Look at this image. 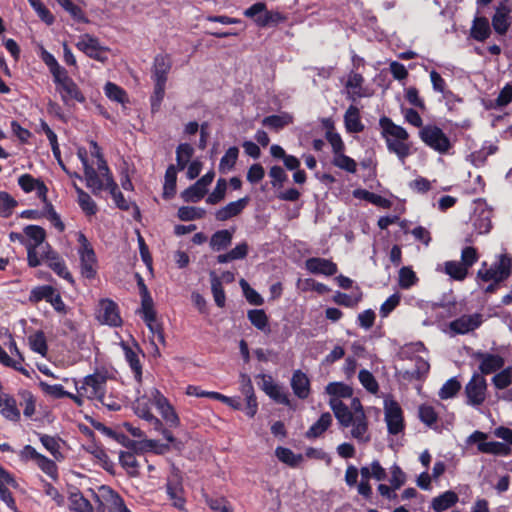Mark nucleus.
Masks as SVG:
<instances>
[{"label": "nucleus", "instance_id": "25", "mask_svg": "<svg viewBox=\"0 0 512 512\" xmlns=\"http://www.w3.org/2000/svg\"><path fill=\"white\" fill-rule=\"evenodd\" d=\"M0 413L4 418L12 422H18L21 418L15 398L2 391H0Z\"/></svg>", "mask_w": 512, "mask_h": 512}, {"label": "nucleus", "instance_id": "20", "mask_svg": "<svg viewBox=\"0 0 512 512\" xmlns=\"http://www.w3.org/2000/svg\"><path fill=\"white\" fill-rule=\"evenodd\" d=\"M481 323L482 315L479 313L462 315L449 323V333L451 336L467 334L477 329Z\"/></svg>", "mask_w": 512, "mask_h": 512}, {"label": "nucleus", "instance_id": "64", "mask_svg": "<svg viewBox=\"0 0 512 512\" xmlns=\"http://www.w3.org/2000/svg\"><path fill=\"white\" fill-rule=\"evenodd\" d=\"M250 322L259 330L266 331L268 328V318L263 310H251L248 313Z\"/></svg>", "mask_w": 512, "mask_h": 512}, {"label": "nucleus", "instance_id": "33", "mask_svg": "<svg viewBox=\"0 0 512 512\" xmlns=\"http://www.w3.org/2000/svg\"><path fill=\"white\" fill-rule=\"evenodd\" d=\"M364 78L361 74L351 71L348 75L346 88L348 89V98L355 100L356 98H362L368 96L363 89L362 84Z\"/></svg>", "mask_w": 512, "mask_h": 512}, {"label": "nucleus", "instance_id": "19", "mask_svg": "<svg viewBox=\"0 0 512 512\" xmlns=\"http://www.w3.org/2000/svg\"><path fill=\"white\" fill-rule=\"evenodd\" d=\"M149 396L153 399V404L166 423L172 427H177L180 424V419L168 399L154 387L149 389Z\"/></svg>", "mask_w": 512, "mask_h": 512}, {"label": "nucleus", "instance_id": "15", "mask_svg": "<svg viewBox=\"0 0 512 512\" xmlns=\"http://www.w3.org/2000/svg\"><path fill=\"white\" fill-rule=\"evenodd\" d=\"M19 457L22 461H34L37 467L51 478H57L58 469L54 460L37 452L31 445L24 446L20 452Z\"/></svg>", "mask_w": 512, "mask_h": 512}, {"label": "nucleus", "instance_id": "40", "mask_svg": "<svg viewBox=\"0 0 512 512\" xmlns=\"http://www.w3.org/2000/svg\"><path fill=\"white\" fill-rule=\"evenodd\" d=\"M147 327L149 328L151 334H152V340L151 343L155 347V352L159 354V350L157 348V343L159 342L161 344H165V337L161 328V325L156 320V315H153L151 317H146L143 319Z\"/></svg>", "mask_w": 512, "mask_h": 512}, {"label": "nucleus", "instance_id": "63", "mask_svg": "<svg viewBox=\"0 0 512 512\" xmlns=\"http://www.w3.org/2000/svg\"><path fill=\"white\" fill-rule=\"evenodd\" d=\"M512 382V369L506 368L498 372L493 378L492 383L497 389H505Z\"/></svg>", "mask_w": 512, "mask_h": 512}, {"label": "nucleus", "instance_id": "53", "mask_svg": "<svg viewBox=\"0 0 512 512\" xmlns=\"http://www.w3.org/2000/svg\"><path fill=\"white\" fill-rule=\"evenodd\" d=\"M332 163L339 169L348 173H355L357 171V163L354 159L344 154V152L333 155Z\"/></svg>", "mask_w": 512, "mask_h": 512}, {"label": "nucleus", "instance_id": "4", "mask_svg": "<svg viewBox=\"0 0 512 512\" xmlns=\"http://www.w3.org/2000/svg\"><path fill=\"white\" fill-rule=\"evenodd\" d=\"M90 154L97 158V168L101 174V179L104 181V188L109 190L116 206L121 210H128L130 205L129 201L126 200L123 194L118 190V186L113 179L110 169L104 159L101 149L95 141H90Z\"/></svg>", "mask_w": 512, "mask_h": 512}, {"label": "nucleus", "instance_id": "17", "mask_svg": "<svg viewBox=\"0 0 512 512\" xmlns=\"http://www.w3.org/2000/svg\"><path fill=\"white\" fill-rule=\"evenodd\" d=\"M57 85V91L60 93L63 102L67 105L73 101L79 103L85 102V97L77 84L68 76L67 71L53 79Z\"/></svg>", "mask_w": 512, "mask_h": 512}, {"label": "nucleus", "instance_id": "2", "mask_svg": "<svg viewBox=\"0 0 512 512\" xmlns=\"http://www.w3.org/2000/svg\"><path fill=\"white\" fill-rule=\"evenodd\" d=\"M382 136L385 139L387 149L397 156L402 165L411 154V144L408 142L409 134L405 128L396 125L390 118L383 117L379 121Z\"/></svg>", "mask_w": 512, "mask_h": 512}, {"label": "nucleus", "instance_id": "11", "mask_svg": "<svg viewBox=\"0 0 512 512\" xmlns=\"http://www.w3.org/2000/svg\"><path fill=\"white\" fill-rule=\"evenodd\" d=\"M384 416L389 434L397 435L404 430L402 408L391 396L384 399Z\"/></svg>", "mask_w": 512, "mask_h": 512}, {"label": "nucleus", "instance_id": "30", "mask_svg": "<svg viewBox=\"0 0 512 512\" xmlns=\"http://www.w3.org/2000/svg\"><path fill=\"white\" fill-rule=\"evenodd\" d=\"M248 201L249 199L244 197L237 201L228 203L226 206L222 207L215 213L216 219L219 221H226L234 216H237L247 206Z\"/></svg>", "mask_w": 512, "mask_h": 512}, {"label": "nucleus", "instance_id": "10", "mask_svg": "<svg viewBox=\"0 0 512 512\" xmlns=\"http://www.w3.org/2000/svg\"><path fill=\"white\" fill-rule=\"evenodd\" d=\"M512 271V258L507 255H501L497 262L490 268H486V263L478 271V277L483 281H493L499 283L509 277Z\"/></svg>", "mask_w": 512, "mask_h": 512}, {"label": "nucleus", "instance_id": "58", "mask_svg": "<svg viewBox=\"0 0 512 512\" xmlns=\"http://www.w3.org/2000/svg\"><path fill=\"white\" fill-rule=\"evenodd\" d=\"M105 95L112 101L124 104L127 101L126 92L118 85L108 82L104 87Z\"/></svg>", "mask_w": 512, "mask_h": 512}, {"label": "nucleus", "instance_id": "37", "mask_svg": "<svg viewBox=\"0 0 512 512\" xmlns=\"http://www.w3.org/2000/svg\"><path fill=\"white\" fill-rule=\"evenodd\" d=\"M74 188L77 193V202L81 210L87 215L92 216L97 213V205L91 196L85 192L82 188L74 184Z\"/></svg>", "mask_w": 512, "mask_h": 512}, {"label": "nucleus", "instance_id": "23", "mask_svg": "<svg viewBox=\"0 0 512 512\" xmlns=\"http://www.w3.org/2000/svg\"><path fill=\"white\" fill-rule=\"evenodd\" d=\"M18 184L25 193L35 191L37 196L46 202L48 189L40 179L34 178L30 174H23L18 178Z\"/></svg>", "mask_w": 512, "mask_h": 512}, {"label": "nucleus", "instance_id": "48", "mask_svg": "<svg viewBox=\"0 0 512 512\" xmlns=\"http://www.w3.org/2000/svg\"><path fill=\"white\" fill-rule=\"evenodd\" d=\"M23 362L24 357H20V360H15L14 358L10 357L7 352L0 346V363L6 367L13 368L26 377H30L29 371L22 365Z\"/></svg>", "mask_w": 512, "mask_h": 512}, {"label": "nucleus", "instance_id": "28", "mask_svg": "<svg viewBox=\"0 0 512 512\" xmlns=\"http://www.w3.org/2000/svg\"><path fill=\"white\" fill-rule=\"evenodd\" d=\"M510 8L506 5H499L496 8L495 14L492 17V26L494 30L500 34L504 35L509 29L510 26Z\"/></svg>", "mask_w": 512, "mask_h": 512}, {"label": "nucleus", "instance_id": "55", "mask_svg": "<svg viewBox=\"0 0 512 512\" xmlns=\"http://www.w3.org/2000/svg\"><path fill=\"white\" fill-rule=\"evenodd\" d=\"M238 154H239V150L235 146L230 147L225 152V154L223 155V157L221 158L220 163H219V170L221 173H227L234 167V165L238 159Z\"/></svg>", "mask_w": 512, "mask_h": 512}, {"label": "nucleus", "instance_id": "51", "mask_svg": "<svg viewBox=\"0 0 512 512\" xmlns=\"http://www.w3.org/2000/svg\"><path fill=\"white\" fill-rule=\"evenodd\" d=\"M40 58L49 68V71L52 74L53 79L59 75H63V73L66 71L63 67L60 66L56 58L43 47H41L40 49Z\"/></svg>", "mask_w": 512, "mask_h": 512}, {"label": "nucleus", "instance_id": "57", "mask_svg": "<svg viewBox=\"0 0 512 512\" xmlns=\"http://www.w3.org/2000/svg\"><path fill=\"white\" fill-rule=\"evenodd\" d=\"M154 82V91L150 97L151 110L152 112H156L159 110L162 100L165 96V81H153Z\"/></svg>", "mask_w": 512, "mask_h": 512}, {"label": "nucleus", "instance_id": "27", "mask_svg": "<svg viewBox=\"0 0 512 512\" xmlns=\"http://www.w3.org/2000/svg\"><path fill=\"white\" fill-rule=\"evenodd\" d=\"M172 67V61L168 55H157L154 58L153 67L151 70V78L153 81L167 82L168 73Z\"/></svg>", "mask_w": 512, "mask_h": 512}, {"label": "nucleus", "instance_id": "61", "mask_svg": "<svg viewBox=\"0 0 512 512\" xmlns=\"http://www.w3.org/2000/svg\"><path fill=\"white\" fill-rule=\"evenodd\" d=\"M204 215L205 210L202 208L183 206L178 209V217L182 221L201 219Z\"/></svg>", "mask_w": 512, "mask_h": 512}, {"label": "nucleus", "instance_id": "3", "mask_svg": "<svg viewBox=\"0 0 512 512\" xmlns=\"http://www.w3.org/2000/svg\"><path fill=\"white\" fill-rule=\"evenodd\" d=\"M76 393L73 402L81 407L85 400L96 401L107 388V375L104 372L96 371L81 379L72 378Z\"/></svg>", "mask_w": 512, "mask_h": 512}, {"label": "nucleus", "instance_id": "6", "mask_svg": "<svg viewBox=\"0 0 512 512\" xmlns=\"http://www.w3.org/2000/svg\"><path fill=\"white\" fill-rule=\"evenodd\" d=\"M419 138L430 149L441 155L451 153L453 142L444 131L435 124H428L419 130Z\"/></svg>", "mask_w": 512, "mask_h": 512}, {"label": "nucleus", "instance_id": "47", "mask_svg": "<svg viewBox=\"0 0 512 512\" xmlns=\"http://www.w3.org/2000/svg\"><path fill=\"white\" fill-rule=\"evenodd\" d=\"M419 279L416 273L409 266H404L399 270L398 284L401 289H410L418 283Z\"/></svg>", "mask_w": 512, "mask_h": 512}, {"label": "nucleus", "instance_id": "42", "mask_svg": "<svg viewBox=\"0 0 512 512\" xmlns=\"http://www.w3.org/2000/svg\"><path fill=\"white\" fill-rule=\"evenodd\" d=\"M39 387L41 388L44 394L54 399H61L67 397L73 401V397H75V393L66 391L64 387L60 384L51 385L44 381H40Z\"/></svg>", "mask_w": 512, "mask_h": 512}, {"label": "nucleus", "instance_id": "12", "mask_svg": "<svg viewBox=\"0 0 512 512\" xmlns=\"http://www.w3.org/2000/svg\"><path fill=\"white\" fill-rule=\"evenodd\" d=\"M77 155L83 165L84 168V178L86 181V186L92 191L93 194L97 195L104 188V181L101 179V174L97 169L94 168V162L90 163L88 158V153L85 148H79L77 151ZM93 158V156L91 155ZM94 159H96L94 157ZM97 161L95 165L97 166Z\"/></svg>", "mask_w": 512, "mask_h": 512}, {"label": "nucleus", "instance_id": "49", "mask_svg": "<svg viewBox=\"0 0 512 512\" xmlns=\"http://www.w3.org/2000/svg\"><path fill=\"white\" fill-rule=\"evenodd\" d=\"M18 395L20 396V405L23 407V414L27 418H31L36 412V398L28 390H21Z\"/></svg>", "mask_w": 512, "mask_h": 512}, {"label": "nucleus", "instance_id": "5", "mask_svg": "<svg viewBox=\"0 0 512 512\" xmlns=\"http://www.w3.org/2000/svg\"><path fill=\"white\" fill-rule=\"evenodd\" d=\"M24 234L28 264L31 267H37L41 264L40 255L50 248L45 242V230L37 225H28L24 228Z\"/></svg>", "mask_w": 512, "mask_h": 512}, {"label": "nucleus", "instance_id": "46", "mask_svg": "<svg viewBox=\"0 0 512 512\" xmlns=\"http://www.w3.org/2000/svg\"><path fill=\"white\" fill-rule=\"evenodd\" d=\"M177 172L173 165H170L165 172V182L163 187V197L170 199L176 192Z\"/></svg>", "mask_w": 512, "mask_h": 512}, {"label": "nucleus", "instance_id": "54", "mask_svg": "<svg viewBox=\"0 0 512 512\" xmlns=\"http://www.w3.org/2000/svg\"><path fill=\"white\" fill-rule=\"evenodd\" d=\"M193 153L194 149L188 143H182L177 147L176 160L179 170H183L188 165Z\"/></svg>", "mask_w": 512, "mask_h": 512}, {"label": "nucleus", "instance_id": "43", "mask_svg": "<svg viewBox=\"0 0 512 512\" xmlns=\"http://www.w3.org/2000/svg\"><path fill=\"white\" fill-rule=\"evenodd\" d=\"M69 510L71 512H91V503L80 492H73L69 496Z\"/></svg>", "mask_w": 512, "mask_h": 512}, {"label": "nucleus", "instance_id": "9", "mask_svg": "<svg viewBox=\"0 0 512 512\" xmlns=\"http://www.w3.org/2000/svg\"><path fill=\"white\" fill-rule=\"evenodd\" d=\"M79 243L78 255L80 258L81 273L85 278L92 279L97 273V258L93 247L82 232L77 233Z\"/></svg>", "mask_w": 512, "mask_h": 512}, {"label": "nucleus", "instance_id": "39", "mask_svg": "<svg viewBox=\"0 0 512 512\" xmlns=\"http://www.w3.org/2000/svg\"><path fill=\"white\" fill-rule=\"evenodd\" d=\"M119 462L121 466L126 470V472L132 476L136 477L139 475V463L137 461L136 455L130 451H122L119 454Z\"/></svg>", "mask_w": 512, "mask_h": 512}, {"label": "nucleus", "instance_id": "18", "mask_svg": "<svg viewBox=\"0 0 512 512\" xmlns=\"http://www.w3.org/2000/svg\"><path fill=\"white\" fill-rule=\"evenodd\" d=\"M99 507L107 508L110 512H131L123 499L108 486H101L94 494Z\"/></svg>", "mask_w": 512, "mask_h": 512}, {"label": "nucleus", "instance_id": "60", "mask_svg": "<svg viewBox=\"0 0 512 512\" xmlns=\"http://www.w3.org/2000/svg\"><path fill=\"white\" fill-rule=\"evenodd\" d=\"M43 215L49 220V222L59 231L63 232L65 225L62 222L60 215L55 211L52 204L46 200L44 202Z\"/></svg>", "mask_w": 512, "mask_h": 512}, {"label": "nucleus", "instance_id": "34", "mask_svg": "<svg viewBox=\"0 0 512 512\" xmlns=\"http://www.w3.org/2000/svg\"><path fill=\"white\" fill-rule=\"evenodd\" d=\"M345 128L350 133H359L363 131L364 125L361 122L359 108L350 105L344 115Z\"/></svg>", "mask_w": 512, "mask_h": 512}, {"label": "nucleus", "instance_id": "31", "mask_svg": "<svg viewBox=\"0 0 512 512\" xmlns=\"http://www.w3.org/2000/svg\"><path fill=\"white\" fill-rule=\"evenodd\" d=\"M491 35L490 23L486 17H475L471 28L470 37L476 41L484 42Z\"/></svg>", "mask_w": 512, "mask_h": 512}, {"label": "nucleus", "instance_id": "24", "mask_svg": "<svg viewBox=\"0 0 512 512\" xmlns=\"http://www.w3.org/2000/svg\"><path fill=\"white\" fill-rule=\"evenodd\" d=\"M40 257H41V262L43 260H46L48 266L55 273H57L60 277L68 280L69 282L73 281L72 275L68 271V269H67V267L65 265V262L63 261V259L56 252L51 250V248H49L44 253H42L40 255Z\"/></svg>", "mask_w": 512, "mask_h": 512}, {"label": "nucleus", "instance_id": "59", "mask_svg": "<svg viewBox=\"0 0 512 512\" xmlns=\"http://www.w3.org/2000/svg\"><path fill=\"white\" fill-rule=\"evenodd\" d=\"M359 381L362 384V386L370 393L376 394L379 390V385L377 380L375 379L374 375L366 370L362 369L359 371L358 375Z\"/></svg>", "mask_w": 512, "mask_h": 512}, {"label": "nucleus", "instance_id": "62", "mask_svg": "<svg viewBox=\"0 0 512 512\" xmlns=\"http://www.w3.org/2000/svg\"><path fill=\"white\" fill-rule=\"evenodd\" d=\"M207 192L202 189L197 183L187 188L182 193V198L185 202L197 203L199 202Z\"/></svg>", "mask_w": 512, "mask_h": 512}, {"label": "nucleus", "instance_id": "52", "mask_svg": "<svg viewBox=\"0 0 512 512\" xmlns=\"http://www.w3.org/2000/svg\"><path fill=\"white\" fill-rule=\"evenodd\" d=\"M30 348L40 354L41 356H46L48 352V345L46 342L45 335L42 331H37L36 333L30 335L28 337Z\"/></svg>", "mask_w": 512, "mask_h": 512}, {"label": "nucleus", "instance_id": "38", "mask_svg": "<svg viewBox=\"0 0 512 512\" xmlns=\"http://www.w3.org/2000/svg\"><path fill=\"white\" fill-rule=\"evenodd\" d=\"M275 455L279 461L290 467H298L304 459L303 455L295 454L291 449L281 446L275 449Z\"/></svg>", "mask_w": 512, "mask_h": 512}, {"label": "nucleus", "instance_id": "26", "mask_svg": "<svg viewBox=\"0 0 512 512\" xmlns=\"http://www.w3.org/2000/svg\"><path fill=\"white\" fill-rule=\"evenodd\" d=\"M121 347L124 351L125 359L128 362L136 381L140 383L142 380V365L139 358L138 346L135 344L133 347H131L126 343H122Z\"/></svg>", "mask_w": 512, "mask_h": 512}, {"label": "nucleus", "instance_id": "56", "mask_svg": "<svg viewBox=\"0 0 512 512\" xmlns=\"http://www.w3.org/2000/svg\"><path fill=\"white\" fill-rule=\"evenodd\" d=\"M460 388V382L456 377H452L443 384L438 392V395L442 400L450 399L457 395Z\"/></svg>", "mask_w": 512, "mask_h": 512}, {"label": "nucleus", "instance_id": "16", "mask_svg": "<svg viewBox=\"0 0 512 512\" xmlns=\"http://www.w3.org/2000/svg\"><path fill=\"white\" fill-rule=\"evenodd\" d=\"M466 403L472 407L481 406L487 393V382L483 375L474 373L465 386Z\"/></svg>", "mask_w": 512, "mask_h": 512}, {"label": "nucleus", "instance_id": "41", "mask_svg": "<svg viewBox=\"0 0 512 512\" xmlns=\"http://www.w3.org/2000/svg\"><path fill=\"white\" fill-rule=\"evenodd\" d=\"M326 392L331 396L329 403L334 399L342 401L341 398H351L353 394L351 387L340 382L329 383Z\"/></svg>", "mask_w": 512, "mask_h": 512}, {"label": "nucleus", "instance_id": "14", "mask_svg": "<svg viewBox=\"0 0 512 512\" xmlns=\"http://www.w3.org/2000/svg\"><path fill=\"white\" fill-rule=\"evenodd\" d=\"M75 46L79 51L96 61L104 63L108 60L109 49L102 46L99 40L90 34L80 35Z\"/></svg>", "mask_w": 512, "mask_h": 512}, {"label": "nucleus", "instance_id": "45", "mask_svg": "<svg viewBox=\"0 0 512 512\" xmlns=\"http://www.w3.org/2000/svg\"><path fill=\"white\" fill-rule=\"evenodd\" d=\"M447 275L452 279L462 281L468 274V269L465 265L458 261H447L444 263V270Z\"/></svg>", "mask_w": 512, "mask_h": 512}, {"label": "nucleus", "instance_id": "35", "mask_svg": "<svg viewBox=\"0 0 512 512\" xmlns=\"http://www.w3.org/2000/svg\"><path fill=\"white\" fill-rule=\"evenodd\" d=\"M39 440L55 461L64 460V455L61 451V440L59 438L47 434H39Z\"/></svg>", "mask_w": 512, "mask_h": 512}, {"label": "nucleus", "instance_id": "1", "mask_svg": "<svg viewBox=\"0 0 512 512\" xmlns=\"http://www.w3.org/2000/svg\"><path fill=\"white\" fill-rule=\"evenodd\" d=\"M330 407L339 424L344 428H351L350 435L359 444H366L371 440L366 414L353 416L348 405L337 399L330 402Z\"/></svg>", "mask_w": 512, "mask_h": 512}, {"label": "nucleus", "instance_id": "29", "mask_svg": "<svg viewBox=\"0 0 512 512\" xmlns=\"http://www.w3.org/2000/svg\"><path fill=\"white\" fill-rule=\"evenodd\" d=\"M291 387L294 394L300 399H306L310 394V381L301 370H296L291 378Z\"/></svg>", "mask_w": 512, "mask_h": 512}, {"label": "nucleus", "instance_id": "50", "mask_svg": "<svg viewBox=\"0 0 512 512\" xmlns=\"http://www.w3.org/2000/svg\"><path fill=\"white\" fill-rule=\"evenodd\" d=\"M232 233L228 230H220L215 232L210 240V246L215 251H221L230 245Z\"/></svg>", "mask_w": 512, "mask_h": 512}, {"label": "nucleus", "instance_id": "32", "mask_svg": "<svg viewBox=\"0 0 512 512\" xmlns=\"http://www.w3.org/2000/svg\"><path fill=\"white\" fill-rule=\"evenodd\" d=\"M458 500L459 497L457 493L448 490L432 499L431 508L435 512H443L453 507L458 502Z\"/></svg>", "mask_w": 512, "mask_h": 512}, {"label": "nucleus", "instance_id": "36", "mask_svg": "<svg viewBox=\"0 0 512 512\" xmlns=\"http://www.w3.org/2000/svg\"><path fill=\"white\" fill-rule=\"evenodd\" d=\"M332 416L330 413H323L320 418L307 430L305 436L308 439L320 437L331 425Z\"/></svg>", "mask_w": 512, "mask_h": 512}, {"label": "nucleus", "instance_id": "13", "mask_svg": "<svg viewBox=\"0 0 512 512\" xmlns=\"http://www.w3.org/2000/svg\"><path fill=\"white\" fill-rule=\"evenodd\" d=\"M95 318L103 325L119 327L122 324L118 305L111 299H100L95 308Z\"/></svg>", "mask_w": 512, "mask_h": 512}, {"label": "nucleus", "instance_id": "44", "mask_svg": "<svg viewBox=\"0 0 512 512\" xmlns=\"http://www.w3.org/2000/svg\"><path fill=\"white\" fill-rule=\"evenodd\" d=\"M293 118L288 113H282L279 115H271L268 117H265L262 121V124L270 129L274 130H280L284 128L285 126L292 123Z\"/></svg>", "mask_w": 512, "mask_h": 512}, {"label": "nucleus", "instance_id": "7", "mask_svg": "<svg viewBox=\"0 0 512 512\" xmlns=\"http://www.w3.org/2000/svg\"><path fill=\"white\" fill-rule=\"evenodd\" d=\"M165 490L171 505L179 510H184L186 504L183 475L178 467L171 464L166 477Z\"/></svg>", "mask_w": 512, "mask_h": 512}, {"label": "nucleus", "instance_id": "22", "mask_svg": "<svg viewBox=\"0 0 512 512\" xmlns=\"http://www.w3.org/2000/svg\"><path fill=\"white\" fill-rule=\"evenodd\" d=\"M305 268L311 274L332 276L337 273V265L329 259L311 257L305 261Z\"/></svg>", "mask_w": 512, "mask_h": 512}, {"label": "nucleus", "instance_id": "21", "mask_svg": "<svg viewBox=\"0 0 512 512\" xmlns=\"http://www.w3.org/2000/svg\"><path fill=\"white\" fill-rule=\"evenodd\" d=\"M475 358L479 361V370L482 374H491L503 368L504 358L497 354L477 352Z\"/></svg>", "mask_w": 512, "mask_h": 512}, {"label": "nucleus", "instance_id": "8", "mask_svg": "<svg viewBox=\"0 0 512 512\" xmlns=\"http://www.w3.org/2000/svg\"><path fill=\"white\" fill-rule=\"evenodd\" d=\"M488 435L482 431H474L466 439V444H477L478 452L494 456H509L512 453L510 446L499 441H487Z\"/></svg>", "mask_w": 512, "mask_h": 512}]
</instances>
